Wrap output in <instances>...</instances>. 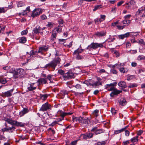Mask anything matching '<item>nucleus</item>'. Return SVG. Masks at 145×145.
<instances>
[{
  "label": "nucleus",
  "instance_id": "052dcab7",
  "mask_svg": "<svg viewBox=\"0 0 145 145\" xmlns=\"http://www.w3.org/2000/svg\"><path fill=\"white\" fill-rule=\"evenodd\" d=\"M116 27L118 29L121 30L123 29L125 27V25H123V26L118 25H117Z\"/></svg>",
  "mask_w": 145,
  "mask_h": 145
},
{
  "label": "nucleus",
  "instance_id": "69168bd1",
  "mask_svg": "<svg viewBox=\"0 0 145 145\" xmlns=\"http://www.w3.org/2000/svg\"><path fill=\"white\" fill-rule=\"evenodd\" d=\"M122 130L121 129L119 130H116L114 131V133L115 134H118L121 132H123V131H122Z\"/></svg>",
  "mask_w": 145,
  "mask_h": 145
},
{
  "label": "nucleus",
  "instance_id": "4be33fe9",
  "mask_svg": "<svg viewBox=\"0 0 145 145\" xmlns=\"http://www.w3.org/2000/svg\"><path fill=\"white\" fill-rule=\"evenodd\" d=\"M54 76L53 75H52L51 74H49L47 75V77L46 78V79H47L49 80L50 82V83H53V79H54L53 77Z\"/></svg>",
  "mask_w": 145,
  "mask_h": 145
},
{
  "label": "nucleus",
  "instance_id": "b1692460",
  "mask_svg": "<svg viewBox=\"0 0 145 145\" xmlns=\"http://www.w3.org/2000/svg\"><path fill=\"white\" fill-rule=\"evenodd\" d=\"M118 94H119L118 90L115 88L113 91L111 92L110 94V96L111 97H113L114 95H116Z\"/></svg>",
  "mask_w": 145,
  "mask_h": 145
},
{
  "label": "nucleus",
  "instance_id": "864d4df0",
  "mask_svg": "<svg viewBox=\"0 0 145 145\" xmlns=\"http://www.w3.org/2000/svg\"><path fill=\"white\" fill-rule=\"evenodd\" d=\"M58 23L61 27L63 26V21L62 19H60L58 20Z\"/></svg>",
  "mask_w": 145,
  "mask_h": 145
},
{
  "label": "nucleus",
  "instance_id": "37998d69",
  "mask_svg": "<svg viewBox=\"0 0 145 145\" xmlns=\"http://www.w3.org/2000/svg\"><path fill=\"white\" fill-rule=\"evenodd\" d=\"M58 73H59L61 75H64L65 73L64 71L62 69H59L58 70Z\"/></svg>",
  "mask_w": 145,
  "mask_h": 145
},
{
  "label": "nucleus",
  "instance_id": "473e14b6",
  "mask_svg": "<svg viewBox=\"0 0 145 145\" xmlns=\"http://www.w3.org/2000/svg\"><path fill=\"white\" fill-rule=\"evenodd\" d=\"M60 116L62 118V120H64V117L67 115V113L66 112H64L61 110L60 111Z\"/></svg>",
  "mask_w": 145,
  "mask_h": 145
},
{
  "label": "nucleus",
  "instance_id": "a19ab883",
  "mask_svg": "<svg viewBox=\"0 0 145 145\" xmlns=\"http://www.w3.org/2000/svg\"><path fill=\"white\" fill-rule=\"evenodd\" d=\"M117 66V67H123L125 65V64L124 63H118L117 64H115Z\"/></svg>",
  "mask_w": 145,
  "mask_h": 145
},
{
  "label": "nucleus",
  "instance_id": "c9c22d12",
  "mask_svg": "<svg viewBox=\"0 0 145 145\" xmlns=\"http://www.w3.org/2000/svg\"><path fill=\"white\" fill-rule=\"evenodd\" d=\"M102 7L101 5H97L95 6L94 8L93 9V11H95L98 9Z\"/></svg>",
  "mask_w": 145,
  "mask_h": 145
},
{
  "label": "nucleus",
  "instance_id": "603ef678",
  "mask_svg": "<svg viewBox=\"0 0 145 145\" xmlns=\"http://www.w3.org/2000/svg\"><path fill=\"white\" fill-rule=\"evenodd\" d=\"M138 43L140 44H142L143 45L145 46V42L142 39H141L140 40H139Z\"/></svg>",
  "mask_w": 145,
  "mask_h": 145
},
{
  "label": "nucleus",
  "instance_id": "f704fd0d",
  "mask_svg": "<svg viewBox=\"0 0 145 145\" xmlns=\"http://www.w3.org/2000/svg\"><path fill=\"white\" fill-rule=\"evenodd\" d=\"M7 81L6 79L4 78H1L0 79V83H1L3 84H5L7 83Z\"/></svg>",
  "mask_w": 145,
  "mask_h": 145
},
{
  "label": "nucleus",
  "instance_id": "4d7b16f0",
  "mask_svg": "<svg viewBox=\"0 0 145 145\" xmlns=\"http://www.w3.org/2000/svg\"><path fill=\"white\" fill-rule=\"evenodd\" d=\"M65 39H59V44H61L65 42Z\"/></svg>",
  "mask_w": 145,
  "mask_h": 145
},
{
  "label": "nucleus",
  "instance_id": "a878e982",
  "mask_svg": "<svg viewBox=\"0 0 145 145\" xmlns=\"http://www.w3.org/2000/svg\"><path fill=\"white\" fill-rule=\"evenodd\" d=\"M25 6V3L22 1H20L17 3V6L18 7H22Z\"/></svg>",
  "mask_w": 145,
  "mask_h": 145
},
{
  "label": "nucleus",
  "instance_id": "09e8293b",
  "mask_svg": "<svg viewBox=\"0 0 145 145\" xmlns=\"http://www.w3.org/2000/svg\"><path fill=\"white\" fill-rule=\"evenodd\" d=\"M61 94L63 96H65L66 95H67L68 93L67 91L65 90H63L61 91Z\"/></svg>",
  "mask_w": 145,
  "mask_h": 145
},
{
  "label": "nucleus",
  "instance_id": "bf43d9fd",
  "mask_svg": "<svg viewBox=\"0 0 145 145\" xmlns=\"http://www.w3.org/2000/svg\"><path fill=\"white\" fill-rule=\"evenodd\" d=\"M116 111L114 108H112L111 109V112L112 114H115L116 113Z\"/></svg>",
  "mask_w": 145,
  "mask_h": 145
},
{
  "label": "nucleus",
  "instance_id": "423d86ee",
  "mask_svg": "<svg viewBox=\"0 0 145 145\" xmlns=\"http://www.w3.org/2000/svg\"><path fill=\"white\" fill-rule=\"evenodd\" d=\"M105 131L102 129H98L97 126L93 127L91 130V131L94 133L95 135L104 133Z\"/></svg>",
  "mask_w": 145,
  "mask_h": 145
},
{
  "label": "nucleus",
  "instance_id": "13d9d810",
  "mask_svg": "<svg viewBox=\"0 0 145 145\" xmlns=\"http://www.w3.org/2000/svg\"><path fill=\"white\" fill-rule=\"evenodd\" d=\"M137 85L135 84H131L130 85L128 86L129 88H131L133 87H136L137 86Z\"/></svg>",
  "mask_w": 145,
  "mask_h": 145
},
{
  "label": "nucleus",
  "instance_id": "e433bc0d",
  "mask_svg": "<svg viewBox=\"0 0 145 145\" xmlns=\"http://www.w3.org/2000/svg\"><path fill=\"white\" fill-rule=\"evenodd\" d=\"M54 23L50 22H48V24L46 25L47 27L52 28L53 27V25Z\"/></svg>",
  "mask_w": 145,
  "mask_h": 145
},
{
  "label": "nucleus",
  "instance_id": "c85d7f7f",
  "mask_svg": "<svg viewBox=\"0 0 145 145\" xmlns=\"http://www.w3.org/2000/svg\"><path fill=\"white\" fill-rule=\"evenodd\" d=\"M29 84V86L27 88V89L28 90V91H32L33 90H35L36 89L37 86H31V84Z\"/></svg>",
  "mask_w": 145,
  "mask_h": 145
},
{
  "label": "nucleus",
  "instance_id": "5701e85b",
  "mask_svg": "<svg viewBox=\"0 0 145 145\" xmlns=\"http://www.w3.org/2000/svg\"><path fill=\"white\" fill-rule=\"evenodd\" d=\"M82 119V117L80 116L78 117H74L72 118V122H74L75 121L76 122H77L78 121L80 123L81 121V119Z\"/></svg>",
  "mask_w": 145,
  "mask_h": 145
},
{
  "label": "nucleus",
  "instance_id": "ea45409f",
  "mask_svg": "<svg viewBox=\"0 0 145 145\" xmlns=\"http://www.w3.org/2000/svg\"><path fill=\"white\" fill-rule=\"evenodd\" d=\"M93 86H98L99 85H102V83L100 82L96 81L93 84Z\"/></svg>",
  "mask_w": 145,
  "mask_h": 145
},
{
  "label": "nucleus",
  "instance_id": "0eeeda50",
  "mask_svg": "<svg viewBox=\"0 0 145 145\" xmlns=\"http://www.w3.org/2000/svg\"><path fill=\"white\" fill-rule=\"evenodd\" d=\"M42 9L40 8H35L32 12L31 16L34 18L39 15L42 13Z\"/></svg>",
  "mask_w": 145,
  "mask_h": 145
},
{
  "label": "nucleus",
  "instance_id": "dca6fc26",
  "mask_svg": "<svg viewBox=\"0 0 145 145\" xmlns=\"http://www.w3.org/2000/svg\"><path fill=\"white\" fill-rule=\"evenodd\" d=\"M118 68L120 72L123 73H126L129 71V70L126 68L118 67Z\"/></svg>",
  "mask_w": 145,
  "mask_h": 145
},
{
  "label": "nucleus",
  "instance_id": "58836bf2",
  "mask_svg": "<svg viewBox=\"0 0 145 145\" xmlns=\"http://www.w3.org/2000/svg\"><path fill=\"white\" fill-rule=\"evenodd\" d=\"M112 53L116 55L117 57H118L120 56V54L116 50H113L112 51Z\"/></svg>",
  "mask_w": 145,
  "mask_h": 145
},
{
  "label": "nucleus",
  "instance_id": "bb28decb",
  "mask_svg": "<svg viewBox=\"0 0 145 145\" xmlns=\"http://www.w3.org/2000/svg\"><path fill=\"white\" fill-rule=\"evenodd\" d=\"M27 41L26 38L24 37H21L19 40V42L20 43H25Z\"/></svg>",
  "mask_w": 145,
  "mask_h": 145
},
{
  "label": "nucleus",
  "instance_id": "9b49d317",
  "mask_svg": "<svg viewBox=\"0 0 145 145\" xmlns=\"http://www.w3.org/2000/svg\"><path fill=\"white\" fill-rule=\"evenodd\" d=\"M29 111V110L27 108H23L22 110L19 112V115L20 117H21L28 113Z\"/></svg>",
  "mask_w": 145,
  "mask_h": 145
},
{
  "label": "nucleus",
  "instance_id": "4468645a",
  "mask_svg": "<svg viewBox=\"0 0 145 145\" xmlns=\"http://www.w3.org/2000/svg\"><path fill=\"white\" fill-rule=\"evenodd\" d=\"M119 105H121L124 106L126 104L127 102L126 99L123 98H121L118 101Z\"/></svg>",
  "mask_w": 145,
  "mask_h": 145
},
{
  "label": "nucleus",
  "instance_id": "aec40b11",
  "mask_svg": "<svg viewBox=\"0 0 145 145\" xmlns=\"http://www.w3.org/2000/svg\"><path fill=\"white\" fill-rule=\"evenodd\" d=\"M118 85L119 87H121L123 88H125L127 87L126 83L124 81L120 82L118 83Z\"/></svg>",
  "mask_w": 145,
  "mask_h": 145
},
{
  "label": "nucleus",
  "instance_id": "f257e3e1",
  "mask_svg": "<svg viewBox=\"0 0 145 145\" xmlns=\"http://www.w3.org/2000/svg\"><path fill=\"white\" fill-rule=\"evenodd\" d=\"M61 59L59 57L55 58L53 60L46 64L44 68L49 71H53L57 65L59 66L61 61Z\"/></svg>",
  "mask_w": 145,
  "mask_h": 145
},
{
  "label": "nucleus",
  "instance_id": "a18cd8bd",
  "mask_svg": "<svg viewBox=\"0 0 145 145\" xmlns=\"http://www.w3.org/2000/svg\"><path fill=\"white\" fill-rule=\"evenodd\" d=\"M83 83L86 84L88 86H93V84H91L90 82L86 80L85 81L83 82Z\"/></svg>",
  "mask_w": 145,
  "mask_h": 145
},
{
  "label": "nucleus",
  "instance_id": "cd10ccee",
  "mask_svg": "<svg viewBox=\"0 0 145 145\" xmlns=\"http://www.w3.org/2000/svg\"><path fill=\"white\" fill-rule=\"evenodd\" d=\"M48 96V95L47 94L43 95L40 94L39 95V97L40 99L43 100H45Z\"/></svg>",
  "mask_w": 145,
  "mask_h": 145
},
{
  "label": "nucleus",
  "instance_id": "338daca9",
  "mask_svg": "<svg viewBox=\"0 0 145 145\" xmlns=\"http://www.w3.org/2000/svg\"><path fill=\"white\" fill-rule=\"evenodd\" d=\"M143 131L141 130H140L138 131L137 133V136H139L141 135L143 133Z\"/></svg>",
  "mask_w": 145,
  "mask_h": 145
},
{
  "label": "nucleus",
  "instance_id": "7ed1b4c3",
  "mask_svg": "<svg viewBox=\"0 0 145 145\" xmlns=\"http://www.w3.org/2000/svg\"><path fill=\"white\" fill-rule=\"evenodd\" d=\"M91 123L90 119L88 117L84 118L83 117H82V119L80 122V124L83 127H86L89 126Z\"/></svg>",
  "mask_w": 145,
  "mask_h": 145
},
{
  "label": "nucleus",
  "instance_id": "f8f14e48",
  "mask_svg": "<svg viewBox=\"0 0 145 145\" xmlns=\"http://www.w3.org/2000/svg\"><path fill=\"white\" fill-rule=\"evenodd\" d=\"M49 47L48 46H45L39 48V50L37 52V53H42L43 51H46L48 50Z\"/></svg>",
  "mask_w": 145,
  "mask_h": 145
},
{
  "label": "nucleus",
  "instance_id": "39448f33",
  "mask_svg": "<svg viewBox=\"0 0 145 145\" xmlns=\"http://www.w3.org/2000/svg\"><path fill=\"white\" fill-rule=\"evenodd\" d=\"M51 109V105L48 102L43 104L39 110L40 111L45 112Z\"/></svg>",
  "mask_w": 145,
  "mask_h": 145
},
{
  "label": "nucleus",
  "instance_id": "393cba45",
  "mask_svg": "<svg viewBox=\"0 0 145 145\" xmlns=\"http://www.w3.org/2000/svg\"><path fill=\"white\" fill-rule=\"evenodd\" d=\"M16 127L14 126L7 128V132L9 133H12L15 131Z\"/></svg>",
  "mask_w": 145,
  "mask_h": 145
},
{
  "label": "nucleus",
  "instance_id": "79ce46f5",
  "mask_svg": "<svg viewBox=\"0 0 145 145\" xmlns=\"http://www.w3.org/2000/svg\"><path fill=\"white\" fill-rule=\"evenodd\" d=\"M55 29L57 32L59 33H60L62 31V28L61 27H60L59 26L58 27H56V28Z\"/></svg>",
  "mask_w": 145,
  "mask_h": 145
},
{
  "label": "nucleus",
  "instance_id": "e2e57ef3",
  "mask_svg": "<svg viewBox=\"0 0 145 145\" xmlns=\"http://www.w3.org/2000/svg\"><path fill=\"white\" fill-rule=\"evenodd\" d=\"M40 18L42 20H44L47 19V17L45 14H43L40 16Z\"/></svg>",
  "mask_w": 145,
  "mask_h": 145
},
{
  "label": "nucleus",
  "instance_id": "1a4fd4ad",
  "mask_svg": "<svg viewBox=\"0 0 145 145\" xmlns=\"http://www.w3.org/2000/svg\"><path fill=\"white\" fill-rule=\"evenodd\" d=\"M11 125H15L17 126L24 127L25 125V123L12 120Z\"/></svg>",
  "mask_w": 145,
  "mask_h": 145
},
{
  "label": "nucleus",
  "instance_id": "20e7f679",
  "mask_svg": "<svg viewBox=\"0 0 145 145\" xmlns=\"http://www.w3.org/2000/svg\"><path fill=\"white\" fill-rule=\"evenodd\" d=\"M103 47V43H98L92 42L88 45L86 48V49L88 50L90 49H95L98 48H102Z\"/></svg>",
  "mask_w": 145,
  "mask_h": 145
},
{
  "label": "nucleus",
  "instance_id": "c03bdc74",
  "mask_svg": "<svg viewBox=\"0 0 145 145\" xmlns=\"http://www.w3.org/2000/svg\"><path fill=\"white\" fill-rule=\"evenodd\" d=\"M106 142L105 141H102L101 142H98L95 144V145H105Z\"/></svg>",
  "mask_w": 145,
  "mask_h": 145
},
{
  "label": "nucleus",
  "instance_id": "9d476101",
  "mask_svg": "<svg viewBox=\"0 0 145 145\" xmlns=\"http://www.w3.org/2000/svg\"><path fill=\"white\" fill-rule=\"evenodd\" d=\"M94 134L92 133H86L82 135L83 138L84 139H87L92 138Z\"/></svg>",
  "mask_w": 145,
  "mask_h": 145
},
{
  "label": "nucleus",
  "instance_id": "f3484780",
  "mask_svg": "<svg viewBox=\"0 0 145 145\" xmlns=\"http://www.w3.org/2000/svg\"><path fill=\"white\" fill-rule=\"evenodd\" d=\"M106 32L105 31H101L100 32H98L95 34V35L98 36V37H102L106 35Z\"/></svg>",
  "mask_w": 145,
  "mask_h": 145
},
{
  "label": "nucleus",
  "instance_id": "8fccbe9b",
  "mask_svg": "<svg viewBox=\"0 0 145 145\" xmlns=\"http://www.w3.org/2000/svg\"><path fill=\"white\" fill-rule=\"evenodd\" d=\"M7 11L5 10L4 7L0 8V14L1 13H5Z\"/></svg>",
  "mask_w": 145,
  "mask_h": 145
},
{
  "label": "nucleus",
  "instance_id": "4c0bfd02",
  "mask_svg": "<svg viewBox=\"0 0 145 145\" xmlns=\"http://www.w3.org/2000/svg\"><path fill=\"white\" fill-rule=\"evenodd\" d=\"M80 50V49L79 48H78L76 50L74 51L73 53V55L79 54L80 53H82Z\"/></svg>",
  "mask_w": 145,
  "mask_h": 145
},
{
  "label": "nucleus",
  "instance_id": "7c9ffc66",
  "mask_svg": "<svg viewBox=\"0 0 145 145\" xmlns=\"http://www.w3.org/2000/svg\"><path fill=\"white\" fill-rule=\"evenodd\" d=\"M131 22V21L130 20H127L125 19V20L123 21V23L124 24H125V26L126 25H129Z\"/></svg>",
  "mask_w": 145,
  "mask_h": 145
},
{
  "label": "nucleus",
  "instance_id": "2eb2a0df",
  "mask_svg": "<svg viewBox=\"0 0 145 145\" xmlns=\"http://www.w3.org/2000/svg\"><path fill=\"white\" fill-rule=\"evenodd\" d=\"M14 89H11L7 92L3 93V95L7 97L11 96L12 95V93Z\"/></svg>",
  "mask_w": 145,
  "mask_h": 145
},
{
  "label": "nucleus",
  "instance_id": "de8ad7c7",
  "mask_svg": "<svg viewBox=\"0 0 145 145\" xmlns=\"http://www.w3.org/2000/svg\"><path fill=\"white\" fill-rule=\"evenodd\" d=\"M117 8L116 6L113 7L111 8V12H113V13H116V10Z\"/></svg>",
  "mask_w": 145,
  "mask_h": 145
},
{
  "label": "nucleus",
  "instance_id": "0e129e2a",
  "mask_svg": "<svg viewBox=\"0 0 145 145\" xmlns=\"http://www.w3.org/2000/svg\"><path fill=\"white\" fill-rule=\"evenodd\" d=\"M57 124V123L56 121H55L51 124L49 125V126H54L56 124Z\"/></svg>",
  "mask_w": 145,
  "mask_h": 145
},
{
  "label": "nucleus",
  "instance_id": "6ab92c4d",
  "mask_svg": "<svg viewBox=\"0 0 145 145\" xmlns=\"http://www.w3.org/2000/svg\"><path fill=\"white\" fill-rule=\"evenodd\" d=\"M40 31V28L39 26H38L35 28H34L33 31V34H37L39 33Z\"/></svg>",
  "mask_w": 145,
  "mask_h": 145
},
{
  "label": "nucleus",
  "instance_id": "2f4dec72",
  "mask_svg": "<svg viewBox=\"0 0 145 145\" xmlns=\"http://www.w3.org/2000/svg\"><path fill=\"white\" fill-rule=\"evenodd\" d=\"M129 3H130L129 5H128L127 7H126V8H127V9L129 8V7L130 6L134 5L136 4V2L134 0H131V1H129Z\"/></svg>",
  "mask_w": 145,
  "mask_h": 145
},
{
  "label": "nucleus",
  "instance_id": "ddd939ff",
  "mask_svg": "<svg viewBox=\"0 0 145 145\" xmlns=\"http://www.w3.org/2000/svg\"><path fill=\"white\" fill-rule=\"evenodd\" d=\"M37 83L38 84L39 86L42 84H46L47 83V81L46 78H40L37 80Z\"/></svg>",
  "mask_w": 145,
  "mask_h": 145
},
{
  "label": "nucleus",
  "instance_id": "5fc2aeb1",
  "mask_svg": "<svg viewBox=\"0 0 145 145\" xmlns=\"http://www.w3.org/2000/svg\"><path fill=\"white\" fill-rule=\"evenodd\" d=\"M131 33H132V32H127L124 34H123L124 38L128 37L129 36ZM132 33H134L133 32Z\"/></svg>",
  "mask_w": 145,
  "mask_h": 145
},
{
  "label": "nucleus",
  "instance_id": "f03ea898",
  "mask_svg": "<svg viewBox=\"0 0 145 145\" xmlns=\"http://www.w3.org/2000/svg\"><path fill=\"white\" fill-rule=\"evenodd\" d=\"M11 70L12 73L13 74V77L15 79L23 75L25 72L24 69L22 68L15 69L13 68Z\"/></svg>",
  "mask_w": 145,
  "mask_h": 145
},
{
  "label": "nucleus",
  "instance_id": "49530a36",
  "mask_svg": "<svg viewBox=\"0 0 145 145\" xmlns=\"http://www.w3.org/2000/svg\"><path fill=\"white\" fill-rule=\"evenodd\" d=\"M110 72L113 74H117V71L114 68H112L110 70Z\"/></svg>",
  "mask_w": 145,
  "mask_h": 145
},
{
  "label": "nucleus",
  "instance_id": "774afa93",
  "mask_svg": "<svg viewBox=\"0 0 145 145\" xmlns=\"http://www.w3.org/2000/svg\"><path fill=\"white\" fill-rule=\"evenodd\" d=\"M77 140L72 141L70 144L71 145H76L77 143Z\"/></svg>",
  "mask_w": 145,
  "mask_h": 145
},
{
  "label": "nucleus",
  "instance_id": "c756f323",
  "mask_svg": "<svg viewBox=\"0 0 145 145\" xmlns=\"http://www.w3.org/2000/svg\"><path fill=\"white\" fill-rule=\"evenodd\" d=\"M116 84L117 83L115 82L113 83H111L110 84H106L105 85V87L106 89L108 88L111 86H116Z\"/></svg>",
  "mask_w": 145,
  "mask_h": 145
},
{
  "label": "nucleus",
  "instance_id": "72a5a7b5",
  "mask_svg": "<svg viewBox=\"0 0 145 145\" xmlns=\"http://www.w3.org/2000/svg\"><path fill=\"white\" fill-rule=\"evenodd\" d=\"M36 51L35 52L33 50H31L30 52V56H32L34 57H35L36 55Z\"/></svg>",
  "mask_w": 145,
  "mask_h": 145
},
{
  "label": "nucleus",
  "instance_id": "a211bd4d",
  "mask_svg": "<svg viewBox=\"0 0 145 145\" xmlns=\"http://www.w3.org/2000/svg\"><path fill=\"white\" fill-rule=\"evenodd\" d=\"M57 33L56 31H53L50 40L52 41H53L56 39Z\"/></svg>",
  "mask_w": 145,
  "mask_h": 145
},
{
  "label": "nucleus",
  "instance_id": "3c124183",
  "mask_svg": "<svg viewBox=\"0 0 145 145\" xmlns=\"http://www.w3.org/2000/svg\"><path fill=\"white\" fill-rule=\"evenodd\" d=\"M73 87H75L77 89H80L82 88L81 86L79 84H77L75 86H73Z\"/></svg>",
  "mask_w": 145,
  "mask_h": 145
},
{
  "label": "nucleus",
  "instance_id": "6e6d98bb",
  "mask_svg": "<svg viewBox=\"0 0 145 145\" xmlns=\"http://www.w3.org/2000/svg\"><path fill=\"white\" fill-rule=\"evenodd\" d=\"M99 112V110H95L93 112V114L96 117H97V116H98V113Z\"/></svg>",
  "mask_w": 145,
  "mask_h": 145
},
{
  "label": "nucleus",
  "instance_id": "6e6552de",
  "mask_svg": "<svg viewBox=\"0 0 145 145\" xmlns=\"http://www.w3.org/2000/svg\"><path fill=\"white\" fill-rule=\"evenodd\" d=\"M74 74L71 71H69L62 76L64 79H67L73 78Z\"/></svg>",
  "mask_w": 145,
  "mask_h": 145
},
{
  "label": "nucleus",
  "instance_id": "412c9836",
  "mask_svg": "<svg viewBox=\"0 0 145 145\" xmlns=\"http://www.w3.org/2000/svg\"><path fill=\"white\" fill-rule=\"evenodd\" d=\"M138 136H136L131 138L130 141L131 142L134 144H136L138 142Z\"/></svg>",
  "mask_w": 145,
  "mask_h": 145
},
{
  "label": "nucleus",
  "instance_id": "680f3d73",
  "mask_svg": "<svg viewBox=\"0 0 145 145\" xmlns=\"http://www.w3.org/2000/svg\"><path fill=\"white\" fill-rule=\"evenodd\" d=\"M28 32V31L27 29L21 32V34L22 35H26Z\"/></svg>",
  "mask_w": 145,
  "mask_h": 145
}]
</instances>
